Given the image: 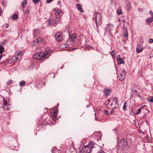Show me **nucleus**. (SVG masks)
Instances as JSON below:
<instances>
[{"instance_id": "nucleus-1", "label": "nucleus", "mask_w": 153, "mask_h": 153, "mask_svg": "<svg viewBox=\"0 0 153 153\" xmlns=\"http://www.w3.org/2000/svg\"><path fill=\"white\" fill-rule=\"evenodd\" d=\"M94 144L92 141L90 142L88 145L84 146L83 148L80 147L79 148V153H90L94 148Z\"/></svg>"}, {"instance_id": "nucleus-2", "label": "nucleus", "mask_w": 153, "mask_h": 153, "mask_svg": "<svg viewBox=\"0 0 153 153\" xmlns=\"http://www.w3.org/2000/svg\"><path fill=\"white\" fill-rule=\"evenodd\" d=\"M117 145L118 149L124 151L128 148V142L126 139H121L118 143Z\"/></svg>"}, {"instance_id": "nucleus-3", "label": "nucleus", "mask_w": 153, "mask_h": 153, "mask_svg": "<svg viewBox=\"0 0 153 153\" xmlns=\"http://www.w3.org/2000/svg\"><path fill=\"white\" fill-rule=\"evenodd\" d=\"M94 17L93 19L95 20L96 26H100L102 24V16L100 13H96L94 15Z\"/></svg>"}, {"instance_id": "nucleus-4", "label": "nucleus", "mask_w": 153, "mask_h": 153, "mask_svg": "<svg viewBox=\"0 0 153 153\" xmlns=\"http://www.w3.org/2000/svg\"><path fill=\"white\" fill-rule=\"evenodd\" d=\"M131 90L133 93L134 92L136 94H138V96L140 97L139 94H141L142 92V91L140 89V87L139 86L136 85H134L131 88Z\"/></svg>"}, {"instance_id": "nucleus-5", "label": "nucleus", "mask_w": 153, "mask_h": 153, "mask_svg": "<svg viewBox=\"0 0 153 153\" xmlns=\"http://www.w3.org/2000/svg\"><path fill=\"white\" fill-rule=\"evenodd\" d=\"M0 100L3 101V106L2 107H4V109L9 110L10 109V108L9 107L10 104L8 103V102H9V101L5 100L4 98L1 95H0ZM2 101L0 100V102H2Z\"/></svg>"}, {"instance_id": "nucleus-6", "label": "nucleus", "mask_w": 153, "mask_h": 153, "mask_svg": "<svg viewBox=\"0 0 153 153\" xmlns=\"http://www.w3.org/2000/svg\"><path fill=\"white\" fill-rule=\"evenodd\" d=\"M58 106H56L53 108L52 112L50 113L51 115L53 117V119H55L57 117L58 111Z\"/></svg>"}, {"instance_id": "nucleus-7", "label": "nucleus", "mask_w": 153, "mask_h": 153, "mask_svg": "<svg viewBox=\"0 0 153 153\" xmlns=\"http://www.w3.org/2000/svg\"><path fill=\"white\" fill-rule=\"evenodd\" d=\"M47 54H48L46 53H43L41 54H39L36 53L33 55V57L35 59H39L46 56Z\"/></svg>"}, {"instance_id": "nucleus-8", "label": "nucleus", "mask_w": 153, "mask_h": 153, "mask_svg": "<svg viewBox=\"0 0 153 153\" xmlns=\"http://www.w3.org/2000/svg\"><path fill=\"white\" fill-rule=\"evenodd\" d=\"M76 34H73L71 36H69V39L68 40L67 42L69 43L70 42L72 41L71 43H73L76 40Z\"/></svg>"}, {"instance_id": "nucleus-9", "label": "nucleus", "mask_w": 153, "mask_h": 153, "mask_svg": "<svg viewBox=\"0 0 153 153\" xmlns=\"http://www.w3.org/2000/svg\"><path fill=\"white\" fill-rule=\"evenodd\" d=\"M126 71L125 70L122 71L119 76V79L120 81H123L126 77Z\"/></svg>"}, {"instance_id": "nucleus-10", "label": "nucleus", "mask_w": 153, "mask_h": 153, "mask_svg": "<svg viewBox=\"0 0 153 153\" xmlns=\"http://www.w3.org/2000/svg\"><path fill=\"white\" fill-rule=\"evenodd\" d=\"M55 38L56 40L58 41H62L63 39L62 36L59 33H57L56 34Z\"/></svg>"}, {"instance_id": "nucleus-11", "label": "nucleus", "mask_w": 153, "mask_h": 153, "mask_svg": "<svg viewBox=\"0 0 153 153\" xmlns=\"http://www.w3.org/2000/svg\"><path fill=\"white\" fill-rule=\"evenodd\" d=\"M111 91V90L106 88H105L103 90L104 93L106 96H107L109 95L110 94V93Z\"/></svg>"}, {"instance_id": "nucleus-12", "label": "nucleus", "mask_w": 153, "mask_h": 153, "mask_svg": "<svg viewBox=\"0 0 153 153\" xmlns=\"http://www.w3.org/2000/svg\"><path fill=\"white\" fill-rule=\"evenodd\" d=\"M60 17L59 16H56V18L53 20V22L55 24H58L60 22Z\"/></svg>"}, {"instance_id": "nucleus-13", "label": "nucleus", "mask_w": 153, "mask_h": 153, "mask_svg": "<svg viewBox=\"0 0 153 153\" xmlns=\"http://www.w3.org/2000/svg\"><path fill=\"white\" fill-rule=\"evenodd\" d=\"M76 7L79 11L81 13H83L84 12L81 6L79 4H76Z\"/></svg>"}, {"instance_id": "nucleus-14", "label": "nucleus", "mask_w": 153, "mask_h": 153, "mask_svg": "<svg viewBox=\"0 0 153 153\" xmlns=\"http://www.w3.org/2000/svg\"><path fill=\"white\" fill-rule=\"evenodd\" d=\"M143 48L140 45H137L136 48L137 52L139 53L141 52L143 50Z\"/></svg>"}, {"instance_id": "nucleus-15", "label": "nucleus", "mask_w": 153, "mask_h": 153, "mask_svg": "<svg viewBox=\"0 0 153 153\" xmlns=\"http://www.w3.org/2000/svg\"><path fill=\"white\" fill-rule=\"evenodd\" d=\"M123 30H125V31H124V32L123 33V36L125 38H126L128 36V34L127 32V28L126 27L124 28L123 29Z\"/></svg>"}, {"instance_id": "nucleus-16", "label": "nucleus", "mask_w": 153, "mask_h": 153, "mask_svg": "<svg viewBox=\"0 0 153 153\" xmlns=\"http://www.w3.org/2000/svg\"><path fill=\"white\" fill-rule=\"evenodd\" d=\"M111 102H113V103L114 104L115 106H119V104L118 103V101L117 100L114 98H111Z\"/></svg>"}, {"instance_id": "nucleus-17", "label": "nucleus", "mask_w": 153, "mask_h": 153, "mask_svg": "<svg viewBox=\"0 0 153 153\" xmlns=\"http://www.w3.org/2000/svg\"><path fill=\"white\" fill-rule=\"evenodd\" d=\"M56 8L54 9V10L55 11H56V12L55 13V15L56 16H60L61 15L60 14L61 13V10H58L56 11Z\"/></svg>"}, {"instance_id": "nucleus-18", "label": "nucleus", "mask_w": 153, "mask_h": 153, "mask_svg": "<svg viewBox=\"0 0 153 153\" xmlns=\"http://www.w3.org/2000/svg\"><path fill=\"white\" fill-rule=\"evenodd\" d=\"M117 13L118 15H120L122 14V11L121 10V7H119L117 10Z\"/></svg>"}, {"instance_id": "nucleus-19", "label": "nucleus", "mask_w": 153, "mask_h": 153, "mask_svg": "<svg viewBox=\"0 0 153 153\" xmlns=\"http://www.w3.org/2000/svg\"><path fill=\"white\" fill-rule=\"evenodd\" d=\"M146 21L148 23H150L153 21V16H152L151 18L148 19H146Z\"/></svg>"}, {"instance_id": "nucleus-20", "label": "nucleus", "mask_w": 153, "mask_h": 153, "mask_svg": "<svg viewBox=\"0 0 153 153\" xmlns=\"http://www.w3.org/2000/svg\"><path fill=\"white\" fill-rule=\"evenodd\" d=\"M26 84V82L25 81L22 80L20 82L19 85L20 86H24Z\"/></svg>"}, {"instance_id": "nucleus-21", "label": "nucleus", "mask_w": 153, "mask_h": 153, "mask_svg": "<svg viewBox=\"0 0 153 153\" xmlns=\"http://www.w3.org/2000/svg\"><path fill=\"white\" fill-rule=\"evenodd\" d=\"M117 63L119 65H121V64H123L124 63V62L123 60V59H121L118 60L117 61Z\"/></svg>"}, {"instance_id": "nucleus-22", "label": "nucleus", "mask_w": 153, "mask_h": 153, "mask_svg": "<svg viewBox=\"0 0 153 153\" xmlns=\"http://www.w3.org/2000/svg\"><path fill=\"white\" fill-rule=\"evenodd\" d=\"M42 52V50L40 48H37L36 49V52L37 53L39 54H41L42 53H41Z\"/></svg>"}, {"instance_id": "nucleus-23", "label": "nucleus", "mask_w": 153, "mask_h": 153, "mask_svg": "<svg viewBox=\"0 0 153 153\" xmlns=\"http://www.w3.org/2000/svg\"><path fill=\"white\" fill-rule=\"evenodd\" d=\"M147 100L151 103L153 102V97H151L148 98Z\"/></svg>"}, {"instance_id": "nucleus-24", "label": "nucleus", "mask_w": 153, "mask_h": 153, "mask_svg": "<svg viewBox=\"0 0 153 153\" xmlns=\"http://www.w3.org/2000/svg\"><path fill=\"white\" fill-rule=\"evenodd\" d=\"M12 17L13 20L17 19L18 18V16L17 14H14L12 16Z\"/></svg>"}, {"instance_id": "nucleus-25", "label": "nucleus", "mask_w": 153, "mask_h": 153, "mask_svg": "<svg viewBox=\"0 0 153 153\" xmlns=\"http://www.w3.org/2000/svg\"><path fill=\"white\" fill-rule=\"evenodd\" d=\"M143 108V107H140V108L138 109L137 110V111H136L135 113V114L137 115V114H139L141 112V109H140L141 108Z\"/></svg>"}, {"instance_id": "nucleus-26", "label": "nucleus", "mask_w": 153, "mask_h": 153, "mask_svg": "<svg viewBox=\"0 0 153 153\" xmlns=\"http://www.w3.org/2000/svg\"><path fill=\"white\" fill-rule=\"evenodd\" d=\"M4 48L2 45H0V53H2L4 51Z\"/></svg>"}, {"instance_id": "nucleus-27", "label": "nucleus", "mask_w": 153, "mask_h": 153, "mask_svg": "<svg viewBox=\"0 0 153 153\" xmlns=\"http://www.w3.org/2000/svg\"><path fill=\"white\" fill-rule=\"evenodd\" d=\"M127 103L126 102H124V105L123 106V109L124 111H126V106H127Z\"/></svg>"}, {"instance_id": "nucleus-28", "label": "nucleus", "mask_w": 153, "mask_h": 153, "mask_svg": "<svg viewBox=\"0 0 153 153\" xmlns=\"http://www.w3.org/2000/svg\"><path fill=\"white\" fill-rule=\"evenodd\" d=\"M36 42L38 44V45H39L40 44V43L39 42H37L36 41V39L33 41V43H32V45L33 46L36 45V44L35 43V42Z\"/></svg>"}, {"instance_id": "nucleus-29", "label": "nucleus", "mask_w": 153, "mask_h": 153, "mask_svg": "<svg viewBox=\"0 0 153 153\" xmlns=\"http://www.w3.org/2000/svg\"><path fill=\"white\" fill-rule=\"evenodd\" d=\"M42 39L41 38H39L36 39V41L38 42L40 44L42 42Z\"/></svg>"}, {"instance_id": "nucleus-30", "label": "nucleus", "mask_w": 153, "mask_h": 153, "mask_svg": "<svg viewBox=\"0 0 153 153\" xmlns=\"http://www.w3.org/2000/svg\"><path fill=\"white\" fill-rule=\"evenodd\" d=\"M42 39L41 38H39L36 39V41L38 42L40 44L42 42Z\"/></svg>"}, {"instance_id": "nucleus-31", "label": "nucleus", "mask_w": 153, "mask_h": 153, "mask_svg": "<svg viewBox=\"0 0 153 153\" xmlns=\"http://www.w3.org/2000/svg\"><path fill=\"white\" fill-rule=\"evenodd\" d=\"M111 56H112V58L113 59H114L115 57V56H114V51H112L111 53Z\"/></svg>"}, {"instance_id": "nucleus-32", "label": "nucleus", "mask_w": 153, "mask_h": 153, "mask_svg": "<svg viewBox=\"0 0 153 153\" xmlns=\"http://www.w3.org/2000/svg\"><path fill=\"white\" fill-rule=\"evenodd\" d=\"M13 58H15L14 62H16L19 59V57H18V56H15L13 57L12 59H13Z\"/></svg>"}, {"instance_id": "nucleus-33", "label": "nucleus", "mask_w": 153, "mask_h": 153, "mask_svg": "<svg viewBox=\"0 0 153 153\" xmlns=\"http://www.w3.org/2000/svg\"><path fill=\"white\" fill-rule=\"evenodd\" d=\"M27 4V2L26 0H24L22 2V4L23 5L22 7H24L25 6H24V5H25Z\"/></svg>"}, {"instance_id": "nucleus-34", "label": "nucleus", "mask_w": 153, "mask_h": 153, "mask_svg": "<svg viewBox=\"0 0 153 153\" xmlns=\"http://www.w3.org/2000/svg\"><path fill=\"white\" fill-rule=\"evenodd\" d=\"M95 134H96V135H98L99 137V139L101 138L102 137V134L101 133H99V134L98 132H96L94 133Z\"/></svg>"}, {"instance_id": "nucleus-35", "label": "nucleus", "mask_w": 153, "mask_h": 153, "mask_svg": "<svg viewBox=\"0 0 153 153\" xmlns=\"http://www.w3.org/2000/svg\"><path fill=\"white\" fill-rule=\"evenodd\" d=\"M51 24V19L48 20V25H50Z\"/></svg>"}, {"instance_id": "nucleus-36", "label": "nucleus", "mask_w": 153, "mask_h": 153, "mask_svg": "<svg viewBox=\"0 0 153 153\" xmlns=\"http://www.w3.org/2000/svg\"><path fill=\"white\" fill-rule=\"evenodd\" d=\"M131 7H130V5L129 4H128L127 5V7H126V8L127 9V10L128 11L130 10V9H131Z\"/></svg>"}, {"instance_id": "nucleus-37", "label": "nucleus", "mask_w": 153, "mask_h": 153, "mask_svg": "<svg viewBox=\"0 0 153 153\" xmlns=\"http://www.w3.org/2000/svg\"><path fill=\"white\" fill-rule=\"evenodd\" d=\"M104 113L107 116H110L109 114L108 113V111L107 110H105Z\"/></svg>"}, {"instance_id": "nucleus-38", "label": "nucleus", "mask_w": 153, "mask_h": 153, "mask_svg": "<svg viewBox=\"0 0 153 153\" xmlns=\"http://www.w3.org/2000/svg\"><path fill=\"white\" fill-rule=\"evenodd\" d=\"M149 42L150 43H152L153 42V39L152 38H150L149 40Z\"/></svg>"}, {"instance_id": "nucleus-39", "label": "nucleus", "mask_w": 153, "mask_h": 153, "mask_svg": "<svg viewBox=\"0 0 153 153\" xmlns=\"http://www.w3.org/2000/svg\"><path fill=\"white\" fill-rule=\"evenodd\" d=\"M15 56H21V51H20V52H18L17 54H16L15 55Z\"/></svg>"}, {"instance_id": "nucleus-40", "label": "nucleus", "mask_w": 153, "mask_h": 153, "mask_svg": "<svg viewBox=\"0 0 153 153\" xmlns=\"http://www.w3.org/2000/svg\"><path fill=\"white\" fill-rule=\"evenodd\" d=\"M121 59L120 58V55H118L117 57V61H118V60Z\"/></svg>"}, {"instance_id": "nucleus-41", "label": "nucleus", "mask_w": 153, "mask_h": 153, "mask_svg": "<svg viewBox=\"0 0 153 153\" xmlns=\"http://www.w3.org/2000/svg\"><path fill=\"white\" fill-rule=\"evenodd\" d=\"M13 82V81L11 80H10L9 81H8L7 82V85H10Z\"/></svg>"}, {"instance_id": "nucleus-42", "label": "nucleus", "mask_w": 153, "mask_h": 153, "mask_svg": "<svg viewBox=\"0 0 153 153\" xmlns=\"http://www.w3.org/2000/svg\"><path fill=\"white\" fill-rule=\"evenodd\" d=\"M114 113V111L113 110H112L111 111L110 113H109V115H110L111 114H113Z\"/></svg>"}, {"instance_id": "nucleus-43", "label": "nucleus", "mask_w": 153, "mask_h": 153, "mask_svg": "<svg viewBox=\"0 0 153 153\" xmlns=\"http://www.w3.org/2000/svg\"><path fill=\"white\" fill-rule=\"evenodd\" d=\"M33 1L34 3H37L39 2V0H32Z\"/></svg>"}, {"instance_id": "nucleus-44", "label": "nucleus", "mask_w": 153, "mask_h": 153, "mask_svg": "<svg viewBox=\"0 0 153 153\" xmlns=\"http://www.w3.org/2000/svg\"><path fill=\"white\" fill-rule=\"evenodd\" d=\"M53 1V0H46V2L48 3H50Z\"/></svg>"}, {"instance_id": "nucleus-45", "label": "nucleus", "mask_w": 153, "mask_h": 153, "mask_svg": "<svg viewBox=\"0 0 153 153\" xmlns=\"http://www.w3.org/2000/svg\"><path fill=\"white\" fill-rule=\"evenodd\" d=\"M98 153H105L104 151L102 150H100V151Z\"/></svg>"}, {"instance_id": "nucleus-46", "label": "nucleus", "mask_w": 153, "mask_h": 153, "mask_svg": "<svg viewBox=\"0 0 153 153\" xmlns=\"http://www.w3.org/2000/svg\"><path fill=\"white\" fill-rule=\"evenodd\" d=\"M149 13L152 16H153V13L151 10L149 11Z\"/></svg>"}, {"instance_id": "nucleus-47", "label": "nucleus", "mask_w": 153, "mask_h": 153, "mask_svg": "<svg viewBox=\"0 0 153 153\" xmlns=\"http://www.w3.org/2000/svg\"><path fill=\"white\" fill-rule=\"evenodd\" d=\"M118 107V106H115V107H113V108H112L111 109L112 110H114L115 109H117V108Z\"/></svg>"}, {"instance_id": "nucleus-48", "label": "nucleus", "mask_w": 153, "mask_h": 153, "mask_svg": "<svg viewBox=\"0 0 153 153\" xmlns=\"http://www.w3.org/2000/svg\"><path fill=\"white\" fill-rule=\"evenodd\" d=\"M110 102H111V99L110 100H108V103L107 104V105H109V103Z\"/></svg>"}, {"instance_id": "nucleus-49", "label": "nucleus", "mask_w": 153, "mask_h": 153, "mask_svg": "<svg viewBox=\"0 0 153 153\" xmlns=\"http://www.w3.org/2000/svg\"><path fill=\"white\" fill-rule=\"evenodd\" d=\"M61 4V2L60 1H59L58 2H57V4L59 5H60V4Z\"/></svg>"}, {"instance_id": "nucleus-50", "label": "nucleus", "mask_w": 153, "mask_h": 153, "mask_svg": "<svg viewBox=\"0 0 153 153\" xmlns=\"http://www.w3.org/2000/svg\"><path fill=\"white\" fill-rule=\"evenodd\" d=\"M99 26H98V25L97 26V32L99 33V29H98V27Z\"/></svg>"}, {"instance_id": "nucleus-51", "label": "nucleus", "mask_w": 153, "mask_h": 153, "mask_svg": "<svg viewBox=\"0 0 153 153\" xmlns=\"http://www.w3.org/2000/svg\"><path fill=\"white\" fill-rule=\"evenodd\" d=\"M111 103L110 104V107H111L113 105V102H111Z\"/></svg>"}, {"instance_id": "nucleus-52", "label": "nucleus", "mask_w": 153, "mask_h": 153, "mask_svg": "<svg viewBox=\"0 0 153 153\" xmlns=\"http://www.w3.org/2000/svg\"><path fill=\"white\" fill-rule=\"evenodd\" d=\"M14 60H15V58H13V59H12V57L11 58V59L10 60L12 61V62H13V61L14 62Z\"/></svg>"}, {"instance_id": "nucleus-53", "label": "nucleus", "mask_w": 153, "mask_h": 153, "mask_svg": "<svg viewBox=\"0 0 153 153\" xmlns=\"http://www.w3.org/2000/svg\"><path fill=\"white\" fill-rule=\"evenodd\" d=\"M1 11H2V10H1V9L0 8V16L1 15Z\"/></svg>"}, {"instance_id": "nucleus-54", "label": "nucleus", "mask_w": 153, "mask_h": 153, "mask_svg": "<svg viewBox=\"0 0 153 153\" xmlns=\"http://www.w3.org/2000/svg\"><path fill=\"white\" fill-rule=\"evenodd\" d=\"M8 27V24H6V28H7Z\"/></svg>"}, {"instance_id": "nucleus-55", "label": "nucleus", "mask_w": 153, "mask_h": 153, "mask_svg": "<svg viewBox=\"0 0 153 153\" xmlns=\"http://www.w3.org/2000/svg\"><path fill=\"white\" fill-rule=\"evenodd\" d=\"M67 47H68V45L67 46V45H65V48H67Z\"/></svg>"}, {"instance_id": "nucleus-56", "label": "nucleus", "mask_w": 153, "mask_h": 153, "mask_svg": "<svg viewBox=\"0 0 153 153\" xmlns=\"http://www.w3.org/2000/svg\"><path fill=\"white\" fill-rule=\"evenodd\" d=\"M35 43L36 44V45H38V44L36 42H35Z\"/></svg>"}, {"instance_id": "nucleus-57", "label": "nucleus", "mask_w": 153, "mask_h": 153, "mask_svg": "<svg viewBox=\"0 0 153 153\" xmlns=\"http://www.w3.org/2000/svg\"><path fill=\"white\" fill-rule=\"evenodd\" d=\"M76 0V2H78V0Z\"/></svg>"}, {"instance_id": "nucleus-58", "label": "nucleus", "mask_w": 153, "mask_h": 153, "mask_svg": "<svg viewBox=\"0 0 153 153\" xmlns=\"http://www.w3.org/2000/svg\"><path fill=\"white\" fill-rule=\"evenodd\" d=\"M136 89H137V90H138V89H137L136 87Z\"/></svg>"}, {"instance_id": "nucleus-59", "label": "nucleus", "mask_w": 153, "mask_h": 153, "mask_svg": "<svg viewBox=\"0 0 153 153\" xmlns=\"http://www.w3.org/2000/svg\"><path fill=\"white\" fill-rule=\"evenodd\" d=\"M73 50H74L75 49H73Z\"/></svg>"}, {"instance_id": "nucleus-60", "label": "nucleus", "mask_w": 153, "mask_h": 153, "mask_svg": "<svg viewBox=\"0 0 153 153\" xmlns=\"http://www.w3.org/2000/svg\"><path fill=\"white\" fill-rule=\"evenodd\" d=\"M87 107H88V106H87Z\"/></svg>"}, {"instance_id": "nucleus-61", "label": "nucleus", "mask_w": 153, "mask_h": 153, "mask_svg": "<svg viewBox=\"0 0 153 153\" xmlns=\"http://www.w3.org/2000/svg\"><path fill=\"white\" fill-rule=\"evenodd\" d=\"M124 59V58H123V59Z\"/></svg>"}, {"instance_id": "nucleus-62", "label": "nucleus", "mask_w": 153, "mask_h": 153, "mask_svg": "<svg viewBox=\"0 0 153 153\" xmlns=\"http://www.w3.org/2000/svg\"><path fill=\"white\" fill-rule=\"evenodd\" d=\"M124 59V58H123V59Z\"/></svg>"}, {"instance_id": "nucleus-63", "label": "nucleus", "mask_w": 153, "mask_h": 153, "mask_svg": "<svg viewBox=\"0 0 153 153\" xmlns=\"http://www.w3.org/2000/svg\"><path fill=\"white\" fill-rule=\"evenodd\" d=\"M27 12H29V11L28 10H27Z\"/></svg>"}, {"instance_id": "nucleus-64", "label": "nucleus", "mask_w": 153, "mask_h": 153, "mask_svg": "<svg viewBox=\"0 0 153 153\" xmlns=\"http://www.w3.org/2000/svg\"><path fill=\"white\" fill-rule=\"evenodd\" d=\"M34 31H35V30L34 29Z\"/></svg>"}]
</instances>
